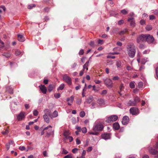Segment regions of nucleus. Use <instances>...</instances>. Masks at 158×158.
I'll return each mask as SVG.
<instances>
[{"instance_id": "obj_1", "label": "nucleus", "mask_w": 158, "mask_h": 158, "mask_svg": "<svg viewBox=\"0 0 158 158\" xmlns=\"http://www.w3.org/2000/svg\"><path fill=\"white\" fill-rule=\"evenodd\" d=\"M127 48L129 57L131 58H133L136 52L135 46L134 44L132 43L128 45Z\"/></svg>"}, {"instance_id": "obj_2", "label": "nucleus", "mask_w": 158, "mask_h": 158, "mask_svg": "<svg viewBox=\"0 0 158 158\" xmlns=\"http://www.w3.org/2000/svg\"><path fill=\"white\" fill-rule=\"evenodd\" d=\"M104 128V126L101 123L99 122L96 123L93 126V130L94 131H102Z\"/></svg>"}, {"instance_id": "obj_3", "label": "nucleus", "mask_w": 158, "mask_h": 158, "mask_svg": "<svg viewBox=\"0 0 158 158\" xmlns=\"http://www.w3.org/2000/svg\"><path fill=\"white\" fill-rule=\"evenodd\" d=\"M118 116L116 115H112L107 117L106 120V122L110 123L116 121L118 119Z\"/></svg>"}, {"instance_id": "obj_4", "label": "nucleus", "mask_w": 158, "mask_h": 158, "mask_svg": "<svg viewBox=\"0 0 158 158\" xmlns=\"http://www.w3.org/2000/svg\"><path fill=\"white\" fill-rule=\"evenodd\" d=\"M146 41L149 44H153L155 40L152 35L149 34H146Z\"/></svg>"}, {"instance_id": "obj_5", "label": "nucleus", "mask_w": 158, "mask_h": 158, "mask_svg": "<svg viewBox=\"0 0 158 158\" xmlns=\"http://www.w3.org/2000/svg\"><path fill=\"white\" fill-rule=\"evenodd\" d=\"M146 34H142L139 35L136 39L137 42L139 43L141 42H145Z\"/></svg>"}, {"instance_id": "obj_6", "label": "nucleus", "mask_w": 158, "mask_h": 158, "mask_svg": "<svg viewBox=\"0 0 158 158\" xmlns=\"http://www.w3.org/2000/svg\"><path fill=\"white\" fill-rule=\"evenodd\" d=\"M105 84L109 88H111L113 86V83L111 79L109 78H106L103 79Z\"/></svg>"}, {"instance_id": "obj_7", "label": "nucleus", "mask_w": 158, "mask_h": 158, "mask_svg": "<svg viewBox=\"0 0 158 158\" xmlns=\"http://www.w3.org/2000/svg\"><path fill=\"white\" fill-rule=\"evenodd\" d=\"M63 80L66 82L69 85H72V80L71 78L67 74H64L63 76Z\"/></svg>"}, {"instance_id": "obj_8", "label": "nucleus", "mask_w": 158, "mask_h": 158, "mask_svg": "<svg viewBox=\"0 0 158 158\" xmlns=\"http://www.w3.org/2000/svg\"><path fill=\"white\" fill-rule=\"evenodd\" d=\"M149 152L152 154L156 155V157H158V151L152 147L148 148Z\"/></svg>"}, {"instance_id": "obj_9", "label": "nucleus", "mask_w": 158, "mask_h": 158, "mask_svg": "<svg viewBox=\"0 0 158 158\" xmlns=\"http://www.w3.org/2000/svg\"><path fill=\"white\" fill-rule=\"evenodd\" d=\"M130 113L132 115H137L139 114V110L136 107H131L130 109Z\"/></svg>"}, {"instance_id": "obj_10", "label": "nucleus", "mask_w": 158, "mask_h": 158, "mask_svg": "<svg viewBox=\"0 0 158 158\" xmlns=\"http://www.w3.org/2000/svg\"><path fill=\"white\" fill-rule=\"evenodd\" d=\"M111 134L105 133L102 134L101 137L102 139L106 140L110 139L111 138Z\"/></svg>"}, {"instance_id": "obj_11", "label": "nucleus", "mask_w": 158, "mask_h": 158, "mask_svg": "<svg viewBox=\"0 0 158 158\" xmlns=\"http://www.w3.org/2000/svg\"><path fill=\"white\" fill-rule=\"evenodd\" d=\"M129 120V117L127 116H125L122 118V123L123 125H126L128 123Z\"/></svg>"}, {"instance_id": "obj_12", "label": "nucleus", "mask_w": 158, "mask_h": 158, "mask_svg": "<svg viewBox=\"0 0 158 158\" xmlns=\"http://www.w3.org/2000/svg\"><path fill=\"white\" fill-rule=\"evenodd\" d=\"M25 117L24 113L23 112H21L17 116V119L18 121H20L23 119Z\"/></svg>"}, {"instance_id": "obj_13", "label": "nucleus", "mask_w": 158, "mask_h": 158, "mask_svg": "<svg viewBox=\"0 0 158 158\" xmlns=\"http://www.w3.org/2000/svg\"><path fill=\"white\" fill-rule=\"evenodd\" d=\"M40 89L43 94H45L46 93L47 89L46 87L44 85H41V86H39Z\"/></svg>"}, {"instance_id": "obj_14", "label": "nucleus", "mask_w": 158, "mask_h": 158, "mask_svg": "<svg viewBox=\"0 0 158 158\" xmlns=\"http://www.w3.org/2000/svg\"><path fill=\"white\" fill-rule=\"evenodd\" d=\"M127 21L130 22V24L131 26L134 27L135 26L134 19L133 17L128 18Z\"/></svg>"}, {"instance_id": "obj_15", "label": "nucleus", "mask_w": 158, "mask_h": 158, "mask_svg": "<svg viewBox=\"0 0 158 158\" xmlns=\"http://www.w3.org/2000/svg\"><path fill=\"white\" fill-rule=\"evenodd\" d=\"M44 114H46L47 115H48V116L50 118L51 115V111L50 110L46 109L44 110Z\"/></svg>"}, {"instance_id": "obj_16", "label": "nucleus", "mask_w": 158, "mask_h": 158, "mask_svg": "<svg viewBox=\"0 0 158 158\" xmlns=\"http://www.w3.org/2000/svg\"><path fill=\"white\" fill-rule=\"evenodd\" d=\"M48 115H47L46 114H44L43 115V118L44 121L47 123H49V118L48 117Z\"/></svg>"}, {"instance_id": "obj_17", "label": "nucleus", "mask_w": 158, "mask_h": 158, "mask_svg": "<svg viewBox=\"0 0 158 158\" xmlns=\"http://www.w3.org/2000/svg\"><path fill=\"white\" fill-rule=\"evenodd\" d=\"M113 127L115 130H118L120 128V126L117 122L114 123L113 124Z\"/></svg>"}, {"instance_id": "obj_18", "label": "nucleus", "mask_w": 158, "mask_h": 158, "mask_svg": "<svg viewBox=\"0 0 158 158\" xmlns=\"http://www.w3.org/2000/svg\"><path fill=\"white\" fill-rule=\"evenodd\" d=\"M58 115V112L56 110H55L52 114L51 115L50 118L52 119L53 118L56 117Z\"/></svg>"}, {"instance_id": "obj_19", "label": "nucleus", "mask_w": 158, "mask_h": 158, "mask_svg": "<svg viewBox=\"0 0 158 158\" xmlns=\"http://www.w3.org/2000/svg\"><path fill=\"white\" fill-rule=\"evenodd\" d=\"M55 85H49L48 88V91L49 92H51L55 88Z\"/></svg>"}, {"instance_id": "obj_20", "label": "nucleus", "mask_w": 158, "mask_h": 158, "mask_svg": "<svg viewBox=\"0 0 158 158\" xmlns=\"http://www.w3.org/2000/svg\"><path fill=\"white\" fill-rule=\"evenodd\" d=\"M18 39L19 41L21 42H23L25 40V38L23 35H18Z\"/></svg>"}, {"instance_id": "obj_21", "label": "nucleus", "mask_w": 158, "mask_h": 158, "mask_svg": "<svg viewBox=\"0 0 158 158\" xmlns=\"http://www.w3.org/2000/svg\"><path fill=\"white\" fill-rule=\"evenodd\" d=\"M128 31V29L127 28H125L123 30L121 31L118 33V34L120 35H123L126 32Z\"/></svg>"}, {"instance_id": "obj_22", "label": "nucleus", "mask_w": 158, "mask_h": 158, "mask_svg": "<svg viewBox=\"0 0 158 158\" xmlns=\"http://www.w3.org/2000/svg\"><path fill=\"white\" fill-rule=\"evenodd\" d=\"M89 61H87L83 65V70H84L85 69H86V70H88V67L89 65Z\"/></svg>"}, {"instance_id": "obj_23", "label": "nucleus", "mask_w": 158, "mask_h": 158, "mask_svg": "<svg viewBox=\"0 0 158 158\" xmlns=\"http://www.w3.org/2000/svg\"><path fill=\"white\" fill-rule=\"evenodd\" d=\"M127 104L130 106H135L136 105V102H134V101H131V100H130L128 102Z\"/></svg>"}, {"instance_id": "obj_24", "label": "nucleus", "mask_w": 158, "mask_h": 158, "mask_svg": "<svg viewBox=\"0 0 158 158\" xmlns=\"http://www.w3.org/2000/svg\"><path fill=\"white\" fill-rule=\"evenodd\" d=\"M50 128V129L48 131H46V134L47 135V136H48V137L50 135H52L53 132V131L52 129V128Z\"/></svg>"}, {"instance_id": "obj_25", "label": "nucleus", "mask_w": 158, "mask_h": 158, "mask_svg": "<svg viewBox=\"0 0 158 158\" xmlns=\"http://www.w3.org/2000/svg\"><path fill=\"white\" fill-rule=\"evenodd\" d=\"M49 128H52V127L51 125H49V126H48L46 127H45L43 129V130L41 132V135H42L44 134V130H47Z\"/></svg>"}, {"instance_id": "obj_26", "label": "nucleus", "mask_w": 158, "mask_h": 158, "mask_svg": "<svg viewBox=\"0 0 158 158\" xmlns=\"http://www.w3.org/2000/svg\"><path fill=\"white\" fill-rule=\"evenodd\" d=\"M6 89L7 90L8 92L10 94H13V89L12 88L10 87H7V88Z\"/></svg>"}, {"instance_id": "obj_27", "label": "nucleus", "mask_w": 158, "mask_h": 158, "mask_svg": "<svg viewBox=\"0 0 158 158\" xmlns=\"http://www.w3.org/2000/svg\"><path fill=\"white\" fill-rule=\"evenodd\" d=\"M104 102V101L103 99H99L98 100V103L100 105H103Z\"/></svg>"}, {"instance_id": "obj_28", "label": "nucleus", "mask_w": 158, "mask_h": 158, "mask_svg": "<svg viewBox=\"0 0 158 158\" xmlns=\"http://www.w3.org/2000/svg\"><path fill=\"white\" fill-rule=\"evenodd\" d=\"M135 82L134 81L130 82L129 84L130 87L131 89L134 88L135 87Z\"/></svg>"}, {"instance_id": "obj_29", "label": "nucleus", "mask_w": 158, "mask_h": 158, "mask_svg": "<svg viewBox=\"0 0 158 158\" xmlns=\"http://www.w3.org/2000/svg\"><path fill=\"white\" fill-rule=\"evenodd\" d=\"M74 99V97L73 96H72L70 98H68L67 99V101L68 102H70L72 103L73 102Z\"/></svg>"}, {"instance_id": "obj_30", "label": "nucleus", "mask_w": 158, "mask_h": 158, "mask_svg": "<svg viewBox=\"0 0 158 158\" xmlns=\"http://www.w3.org/2000/svg\"><path fill=\"white\" fill-rule=\"evenodd\" d=\"M2 55L5 56L7 58H9L10 56V54L7 52H4L3 54Z\"/></svg>"}, {"instance_id": "obj_31", "label": "nucleus", "mask_w": 158, "mask_h": 158, "mask_svg": "<svg viewBox=\"0 0 158 158\" xmlns=\"http://www.w3.org/2000/svg\"><path fill=\"white\" fill-rule=\"evenodd\" d=\"M140 98L137 96L135 97L134 98V102H136V104H137L138 102L140 101Z\"/></svg>"}, {"instance_id": "obj_32", "label": "nucleus", "mask_w": 158, "mask_h": 158, "mask_svg": "<svg viewBox=\"0 0 158 158\" xmlns=\"http://www.w3.org/2000/svg\"><path fill=\"white\" fill-rule=\"evenodd\" d=\"M93 98L92 97H89L86 100V102L88 103H91L93 101Z\"/></svg>"}, {"instance_id": "obj_33", "label": "nucleus", "mask_w": 158, "mask_h": 158, "mask_svg": "<svg viewBox=\"0 0 158 158\" xmlns=\"http://www.w3.org/2000/svg\"><path fill=\"white\" fill-rule=\"evenodd\" d=\"M64 84H61L59 88L57 89V90H62L64 88Z\"/></svg>"}, {"instance_id": "obj_34", "label": "nucleus", "mask_w": 158, "mask_h": 158, "mask_svg": "<svg viewBox=\"0 0 158 158\" xmlns=\"http://www.w3.org/2000/svg\"><path fill=\"white\" fill-rule=\"evenodd\" d=\"M146 29L148 31H150L152 29V27L151 25H148L146 26Z\"/></svg>"}, {"instance_id": "obj_35", "label": "nucleus", "mask_w": 158, "mask_h": 158, "mask_svg": "<svg viewBox=\"0 0 158 158\" xmlns=\"http://www.w3.org/2000/svg\"><path fill=\"white\" fill-rule=\"evenodd\" d=\"M121 13L123 14V15H126L128 13V11H127L126 9H124L121 10L120 11Z\"/></svg>"}, {"instance_id": "obj_36", "label": "nucleus", "mask_w": 158, "mask_h": 158, "mask_svg": "<svg viewBox=\"0 0 158 158\" xmlns=\"http://www.w3.org/2000/svg\"><path fill=\"white\" fill-rule=\"evenodd\" d=\"M15 55L16 56L22 55V52L18 50L15 51Z\"/></svg>"}, {"instance_id": "obj_37", "label": "nucleus", "mask_w": 158, "mask_h": 158, "mask_svg": "<svg viewBox=\"0 0 158 158\" xmlns=\"http://www.w3.org/2000/svg\"><path fill=\"white\" fill-rule=\"evenodd\" d=\"M89 134L90 135H98V132L97 131H94V132H89Z\"/></svg>"}, {"instance_id": "obj_38", "label": "nucleus", "mask_w": 158, "mask_h": 158, "mask_svg": "<svg viewBox=\"0 0 158 158\" xmlns=\"http://www.w3.org/2000/svg\"><path fill=\"white\" fill-rule=\"evenodd\" d=\"M85 115V113L84 111H81L80 113V116L81 117H83Z\"/></svg>"}, {"instance_id": "obj_39", "label": "nucleus", "mask_w": 158, "mask_h": 158, "mask_svg": "<svg viewBox=\"0 0 158 158\" xmlns=\"http://www.w3.org/2000/svg\"><path fill=\"white\" fill-rule=\"evenodd\" d=\"M81 131L83 133L85 134L87 132V129L85 127H83L81 129Z\"/></svg>"}, {"instance_id": "obj_40", "label": "nucleus", "mask_w": 158, "mask_h": 158, "mask_svg": "<svg viewBox=\"0 0 158 158\" xmlns=\"http://www.w3.org/2000/svg\"><path fill=\"white\" fill-rule=\"evenodd\" d=\"M60 96V94L59 93H56L54 94V97L56 98H59Z\"/></svg>"}, {"instance_id": "obj_41", "label": "nucleus", "mask_w": 158, "mask_h": 158, "mask_svg": "<svg viewBox=\"0 0 158 158\" xmlns=\"http://www.w3.org/2000/svg\"><path fill=\"white\" fill-rule=\"evenodd\" d=\"M121 63L120 61H118L116 62V66L118 68H120L121 66Z\"/></svg>"}, {"instance_id": "obj_42", "label": "nucleus", "mask_w": 158, "mask_h": 158, "mask_svg": "<svg viewBox=\"0 0 158 158\" xmlns=\"http://www.w3.org/2000/svg\"><path fill=\"white\" fill-rule=\"evenodd\" d=\"M33 114L35 116H37L38 114V112L36 110H35L33 111Z\"/></svg>"}, {"instance_id": "obj_43", "label": "nucleus", "mask_w": 158, "mask_h": 158, "mask_svg": "<svg viewBox=\"0 0 158 158\" xmlns=\"http://www.w3.org/2000/svg\"><path fill=\"white\" fill-rule=\"evenodd\" d=\"M9 132V130L8 129H6V130L5 131H2V134L3 135H6Z\"/></svg>"}, {"instance_id": "obj_44", "label": "nucleus", "mask_w": 158, "mask_h": 158, "mask_svg": "<svg viewBox=\"0 0 158 158\" xmlns=\"http://www.w3.org/2000/svg\"><path fill=\"white\" fill-rule=\"evenodd\" d=\"M68 153V151L65 149L63 148L62 149V154H66Z\"/></svg>"}, {"instance_id": "obj_45", "label": "nucleus", "mask_w": 158, "mask_h": 158, "mask_svg": "<svg viewBox=\"0 0 158 158\" xmlns=\"http://www.w3.org/2000/svg\"><path fill=\"white\" fill-rule=\"evenodd\" d=\"M143 86V83L142 82H140L138 83V88H140L142 87Z\"/></svg>"}, {"instance_id": "obj_46", "label": "nucleus", "mask_w": 158, "mask_h": 158, "mask_svg": "<svg viewBox=\"0 0 158 158\" xmlns=\"http://www.w3.org/2000/svg\"><path fill=\"white\" fill-rule=\"evenodd\" d=\"M139 47L140 49H143L145 48V46L144 44H140L139 45Z\"/></svg>"}, {"instance_id": "obj_47", "label": "nucleus", "mask_w": 158, "mask_h": 158, "mask_svg": "<svg viewBox=\"0 0 158 158\" xmlns=\"http://www.w3.org/2000/svg\"><path fill=\"white\" fill-rule=\"evenodd\" d=\"M0 50H2L4 47V43L1 41V43H0Z\"/></svg>"}, {"instance_id": "obj_48", "label": "nucleus", "mask_w": 158, "mask_h": 158, "mask_svg": "<svg viewBox=\"0 0 158 158\" xmlns=\"http://www.w3.org/2000/svg\"><path fill=\"white\" fill-rule=\"evenodd\" d=\"M84 53V51L83 50L81 49V50H80L79 51V55H82Z\"/></svg>"}, {"instance_id": "obj_49", "label": "nucleus", "mask_w": 158, "mask_h": 158, "mask_svg": "<svg viewBox=\"0 0 158 158\" xmlns=\"http://www.w3.org/2000/svg\"><path fill=\"white\" fill-rule=\"evenodd\" d=\"M119 78L118 76H114L112 78L113 80L116 81L118 80L119 79Z\"/></svg>"}, {"instance_id": "obj_50", "label": "nucleus", "mask_w": 158, "mask_h": 158, "mask_svg": "<svg viewBox=\"0 0 158 158\" xmlns=\"http://www.w3.org/2000/svg\"><path fill=\"white\" fill-rule=\"evenodd\" d=\"M107 93V91L106 90H102V93H101V94L102 95H106Z\"/></svg>"}, {"instance_id": "obj_51", "label": "nucleus", "mask_w": 158, "mask_h": 158, "mask_svg": "<svg viewBox=\"0 0 158 158\" xmlns=\"http://www.w3.org/2000/svg\"><path fill=\"white\" fill-rule=\"evenodd\" d=\"M124 23V21L123 20H121L118 22V25H120Z\"/></svg>"}, {"instance_id": "obj_52", "label": "nucleus", "mask_w": 158, "mask_h": 158, "mask_svg": "<svg viewBox=\"0 0 158 158\" xmlns=\"http://www.w3.org/2000/svg\"><path fill=\"white\" fill-rule=\"evenodd\" d=\"M35 5L34 4L30 5L28 6V8L31 9L32 8V7H35Z\"/></svg>"}, {"instance_id": "obj_53", "label": "nucleus", "mask_w": 158, "mask_h": 158, "mask_svg": "<svg viewBox=\"0 0 158 158\" xmlns=\"http://www.w3.org/2000/svg\"><path fill=\"white\" fill-rule=\"evenodd\" d=\"M19 149L21 151H23L25 149V148L24 146H21L19 147Z\"/></svg>"}, {"instance_id": "obj_54", "label": "nucleus", "mask_w": 158, "mask_h": 158, "mask_svg": "<svg viewBox=\"0 0 158 158\" xmlns=\"http://www.w3.org/2000/svg\"><path fill=\"white\" fill-rule=\"evenodd\" d=\"M149 19L150 20H152L155 19V17L153 15H151L149 16Z\"/></svg>"}, {"instance_id": "obj_55", "label": "nucleus", "mask_w": 158, "mask_h": 158, "mask_svg": "<svg viewBox=\"0 0 158 158\" xmlns=\"http://www.w3.org/2000/svg\"><path fill=\"white\" fill-rule=\"evenodd\" d=\"M150 50H146L143 52V54H147L149 53Z\"/></svg>"}, {"instance_id": "obj_56", "label": "nucleus", "mask_w": 158, "mask_h": 158, "mask_svg": "<svg viewBox=\"0 0 158 158\" xmlns=\"http://www.w3.org/2000/svg\"><path fill=\"white\" fill-rule=\"evenodd\" d=\"M96 103L95 102H93L92 104H91V106H92L91 107V108L92 109H94L95 108V106H96Z\"/></svg>"}, {"instance_id": "obj_57", "label": "nucleus", "mask_w": 158, "mask_h": 158, "mask_svg": "<svg viewBox=\"0 0 158 158\" xmlns=\"http://www.w3.org/2000/svg\"><path fill=\"white\" fill-rule=\"evenodd\" d=\"M86 152L85 150H83L81 154V156L83 157H85V156L86 154Z\"/></svg>"}, {"instance_id": "obj_58", "label": "nucleus", "mask_w": 158, "mask_h": 158, "mask_svg": "<svg viewBox=\"0 0 158 158\" xmlns=\"http://www.w3.org/2000/svg\"><path fill=\"white\" fill-rule=\"evenodd\" d=\"M115 58V57L114 56H112L111 55H108L107 56V58H111V59H114Z\"/></svg>"}, {"instance_id": "obj_59", "label": "nucleus", "mask_w": 158, "mask_h": 158, "mask_svg": "<svg viewBox=\"0 0 158 158\" xmlns=\"http://www.w3.org/2000/svg\"><path fill=\"white\" fill-rule=\"evenodd\" d=\"M78 150V149L77 148H75L72 150V152L73 153H75L77 152V151Z\"/></svg>"}, {"instance_id": "obj_60", "label": "nucleus", "mask_w": 158, "mask_h": 158, "mask_svg": "<svg viewBox=\"0 0 158 158\" xmlns=\"http://www.w3.org/2000/svg\"><path fill=\"white\" fill-rule=\"evenodd\" d=\"M64 158H72V156L71 154H69L65 156Z\"/></svg>"}, {"instance_id": "obj_61", "label": "nucleus", "mask_w": 158, "mask_h": 158, "mask_svg": "<svg viewBox=\"0 0 158 158\" xmlns=\"http://www.w3.org/2000/svg\"><path fill=\"white\" fill-rule=\"evenodd\" d=\"M67 138L69 139L70 142H71L73 140V138L72 136H68Z\"/></svg>"}, {"instance_id": "obj_62", "label": "nucleus", "mask_w": 158, "mask_h": 158, "mask_svg": "<svg viewBox=\"0 0 158 158\" xmlns=\"http://www.w3.org/2000/svg\"><path fill=\"white\" fill-rule=\"evenodd\" d=\"M89 45L92 47H94V41H91L89 43Z\"/></svg>"}, {"instance_id": "obj_63", "label": "nucleus", "mask_w": 158, "mask_h": 158, "mask_svg": "<svg viewBox=\"0 0 158 158\" xmlns=\"http://www.w3.org/2000/svg\"><path fill=\"white\" fill-rule=\"evenodd\" d=\"M113 61L112 60H108L107 61V64H109L111 65L113 64Z\"/></svg>"}, {"instance_id": "obj_64", "label": "nucleus", "mask_w": 158, "mask_h": 158, "mask_svg": "<svg viewBox=\"0 0 158 158\" xmlns=\"http://www.w3.org/2000/svg\"><path fill=\"white\" fill-rule=\"evenodd\" d=\"M156 137L158 139V141L156 142V149H158V135H156Z\"/></svg>"}]
</instances>
